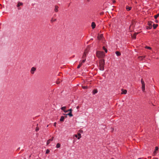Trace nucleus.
Wrapping results in <instances>:
<instances>
[{"label":"nucleus","instance_id":"1","mask_svg":"<svg viewBox=\"0 0 159 159\" xmlns=\"http://www.w3.org/2000/svg\"><path fill=\"white\" fill-rule=\"evenodd\" d=\"M97 57L99 58H103L104 56V53L103 52L98 51L96 52Z\"/></svg>","mask_w":159,"mask_h":159},{"label":"nucleus","instance_id":"2","mask_svg":"<svg viewBox=\"0 0 159 159\" xmlns=\"http://www.w3.org/2000/svg\"><path fill=\"white\" fill-rule=\"evenodd\" d=\"M105 62L104 60H101L100 61L99 69L101 70H104Z\"/></svg>","mask_w":159,"mask_h":159},{"label":"nucleus","instance_id":"3","mask_svg":"<svg viewBox=\"0 0 159 159\" xmlns=\"http://www.w3.org/2000/svg\"><path fill=\"white\" fill-rule=\"evenodd\" d=\"M141 82L142 84V91L144 92L145 90V84L143 79L141 80Z\"/></svg>","mask_w":159,"mask_h":159},{"label":"nucleus","instance_id":"4","mask_svg":"<svg viewBox=\"0 0 159 159\" xmlns=\"http://www.w3.org/2000/svg\"><path fill=\"white\" fill-rule=\"evenodd\" d=\"M36 68L34 67H33L31 68L30 70V72L31 74H33L34 73V71L36 70Z\"/></svg>","mask_w":159,"mask_h":159},{"label":"nucleus","instance_id":"5","mask_svg":"<svg viewBox=\"0 0 159 159\" xmlns=\"http://www.w3.org/2000/svg\"><path fill=\"white\" fill-rule=\"evenodd\" d=\"M87 53H88V51H87V50H85L84 52V54H83V57H82V58H85L86 57Z\"/></svg>","mask_w":159,"mask_h":159},{"label":"nucleus","instance_id":"6","mask_svg":"<svg viewBox=\"0 0 159 159\" xmlns=\"http://www.w3.org/2000/svg\"><path fill=\"white\" fill-rule=\"evenodd\" d=\"M158 148L157 147H155V151L153 152V156H155L157 154V151L158 150Z\"/></svg>","mask_w":159,"mask_h":159},{"label":"nucleus","instance_id":"7","mask_svg":"<svg viewBox=\"0 0 159 159\" xmlns=\"http://www.w3.org/2000/svg\"><path fill=\"white\" fill-rule=\"evenodd\" d=\"M122 92L121 93L122 94H126L127 93V91L126 90H124L122 89L121 90Z\"/></svg>","mask_w":159,"mask_h":159},{"label":"nucleus","instance_id":"8","mask_svg":"<svg viewBox=\"0 0 159 159\" xmlns=\"http://www.w3.org/2000/svg\"><path fill=\"white\" fill-rule=\"evenodd\" d=\"M54 137H52V138L51 139H49L47 141V145H48L50 143V142L51 141H52Z\"/></svg>","mask_w":159,"mask_h":159},{"label":"nucleus","instance_id":"9","mask_svg":"<svg viewBox=\"0 0 159 159\" xmlns=\"http://www.w3.org/2000/svg\"><path fill=\"white\" fill-rule=\"evenodd\" d=\"M96 26V25L94 22H92L91 24V26L93 29H94Z\"/></svg>","mask_w":159,"mask_h":159},{"label":"nucleus","instance_id":"10","mask_svg":"<svg viewBox=\"0 0 159 159\" xmlns=\"http://www.w3.org/2000/svg\"><path fill=\"white\" fill-rule=\"evenodd\" d=\"M58 7L57 6H55V9L54 11L56 12H57L58 11Z\"/></svg>","mask_w":159,"mask_h":159},{"label":"nucleus","instance_id":"11","mask_svg":"<svg viewBox=\"0 0 159 159\" xmlns=\"http://www.w3.org/2000/svg\"><path fill=\"white\" fill-rule=\"evenodd\" d=\"M126 10H127V11H130L131 9V7H129L128 6H126Z\"/></svg>","mask_w":159,"mask_h":159},{"label":"nucleus","instance_id":"12","mask_svg":"<svg viewBox=\"0 0 159 159\" xmlns=\"http://www.w3.org/2000/svg\"><path fill=\"white\" fill-rule=\"evenodd\" d=\"M102 37H103L102 34H101L100 35H99L98 37V39L99 40H100Z\"/></svg>","mask_w":159,"mask_h":159},{"label":"nucleus","instance_id":"13","mask_svg":"<svg viewBox=\"0 0 159 159\" xmlns=\"http://www.w3.org/2000/svg\"><path fill=\"white\" fill-rule=\"evenodd\" d=\"M115 53H116V55L118 56H119L121 55V53L119 52L116 51V52Z\"/></svg>","mask_w":159,"mask_h":159},{"label":"nucleus","instance_id":"14","mask_svg":"<svg viewBox=\"0 0 159 159\" xmlns=\"http://www.w3.org/2000/svg\"><path fill=\"white\" fill-rule=\"evenodd\" d=\"M145 57V56H141L139 57V59L140 60H142Z\"/></svg>","mask_w":159,"mask_h":159},{"label":"nucleus","instance_id":"15","mask_svg":"<svg viewBox=\"0 0 159 159\" xmlns=\"http://www.w3.org/2000/svg\"><path fill=\"white\" fill-rule=\"evenodd\" d=\"M23 4L22 2H19L17 5V7H19L20 6L22 5Z\"/></svg>","mask_w":159,"mask_h":159},{"label":"nucleus","instance_id":"16","mask_svg":"<svg viewBox=\"0 0 159 159\" xmlns=\"http://www.w3.org/2000/svg\"><path fill=\"white\" fill-rule=\"evenodd\" d=\"M153 23V22L151 21H149L148 22V25L149 26H152V24Z\"/></svg>","mask_w":159,"mask_h":159},{"label":"nucleus","instance_id":"17","mask_svg":"<svg viewBox=\"0 0 159 159\" xmlns=\"http://www.w3.org/2000/svg\"><path fill=\"white\" fill-rule=\"evenodd\" d=\"M64 117L63 116H61V118L60 119V121H63L64 120Z\"/></svg>","mask_w":159,"mask_h":159},{"label":"nucleus","instance_id":"18","mask_svg":"<svg viewBox=\"0 0 159 159\" xmlns=\"http://www.w3.org/2000/svg\"><path fill=\"white\" fill-rule=\"evenodd\" d=\"M157 24H153V27L154 29H155L157 27Z\"/></svg>","mask_w":159,"mask_h":159},{"label":"nucleus","instance_id":"19","mask_svg":"<svg viewBox=\"0 0 159 159\" xmlns=\"http://www.w3.org/2000/svg\"><path fill=\"white\" fill-rule=\"evenodd\" d=\"M72 110L71 109H70L68 110H67V111H64V112L65 113H66V112H67L69 111H70V112H72Z\"/></svg>","mask_w":159,"mask_h":159},{"label":"nucleus","instance_id":"20","mask_svg":"<svg viewBox=\"0 0 159 159\" xmlns=\"http://www.w3.org/2000/svg\"><path fill=\"white\" fill-rule=\"evenodd\" d=\"M57 20V19H53V18H52L51 20V22H52V23L53 22H54V21H56Z\"/></svg>","mask_w":159,"mask_h":159},{"label":"nucleus","instance_id":"21","mask_svg":"<svg viewBox=\"0 0 159 159\" xmlns=\"http://www.w3.org/2000/svg\"><path fill=\"white\" fill-rule=\"evenodd\" d=\"M67 115H69L70 117H72L73 116V115L72 114V112H70L68 114H67Z\"/></svg>","mask_w":159,"mask_h":159},{"label":"nucleus","instance_id":"22","mask_svg":"<svg viewBox=\"0 0 159 159\" xmlns=\"http://www.w3.org/2000/svg\"><path fill=\"white\" fill-rule=\"evenodd\" d=\"M137 34V33H135V34H134L132 36V37L134 39H135L136 38V34Z\"/></svg>","mask_w":159,"mask_h":159},{"label":"nucleus","instance_id":"23","mask_svg":"<svg viewBox=\"0 0 159 159\" xmlns=\"http://www.w3.org/2000/svg\"><path fill=\"white\" fill-rule=\"evenodd\" d=\"M86 60V59L85 58L84 59L82 60V61H80V63L82 64Z\"/></svg>","mask_w":159,"mask_h":159},{"label":"nucleus","instance_id":"24","mask_svg":"<svg viewBox=\"0 0 159 159\" xmlns=\"http://www.w3.org/2000/svg\"><path fill=\"white\" fill-rule=\"evenodd\" d=\"M78 135L79 136L78 137V139H80L81 137V134L80 133H78Z\"/></svg>","mask_w":159,"mask_h":159},{"label":"nucleus","instance_id":"25","mask_svg":"<svg viewBox=\"0 0 159 159\" xmlns=\"http://www.w3.org/2000/svg\"><path fill=\"white\" fill-rule=\"evenodd\" d=\"M60 144H59V143H57V145H56V147L57 148H60Z\"/></svg>","mask_w":159,"mask_h":159},{"label":"nucleus","instance_id":"26","mask_svg":"<svg viewBox=\"0 0 159 159\" xmlns=\"http://www.w3.org/2000/svg\"><path fill=\"white\" fill-rule=\"evenodd\" d=\"M103 49L105 51V52L107 53V49L105 48V47H103Z\"/></svg>","mask_w":159,"mask_h":159},{"label":"nucleus","instance_id":"27","mask_svg":"<svg viewBox=\"0 0 159 159\" xmlns=\"http://www.w3.org/2000/svg\"><path fill=\"white\" fill-rule=\"evenodd\" d=\"M159 16V14H158L157 15H155L154 17L155 19H156L157 17Z\"/></svg>","mask_w":159,"mask_h":159},{"label":"nucleus","instance_id":"28","mask_svg":"<svg viewBox=\"0 0 159 159\" xmlns=\"http://www.w3.org/2000/svg\"><path fill=\"white\" fill-rule=\"evenodd\" d=\"M66 107H61V109L64 111H65V109H66Z\"/></svg>","mask_w":159,"mask_h":159},{"label":"nucleus","instance_id":"29","mask_svg":"<svg viewBox=\"0 0 159 159\" xmlns=\"http://www.w3.org/2000/svg\"><path fill=\"white\" fill-rule=\"evenodd\" d=\"M82 64L81 63H80V64L78 66H77V68L79 69V68L80 66H82Z\"/></svg>","mask_w":159,"mask_h":159},{"label":"nucleus","instance_id":"30","mask_svg":"<svg viewBox=\"0 0 159 159\" xmlns=\"http://www.w3.org/2000/svg\"><path fill=\"white\" fill-rule=\"evenodd\" d=\"M146 48H147V49H152V48H151L150 47H148L147 46H146V47H145Z\"/></svg>","mask_w":159,"mask_h":159},{"label":"nucleus","instance_id":"31","mask_svg":"<svg viewBox=\"0 0 159 159\" xmlns=\"http://www.w3.org/2000/svg\"><path fill=\"white\" fill-rule=\"evenodd\" d=\"M152 28V26H147V29H151Z\"/></svg>","mask_w":159,"mask_h":159},{"label":"nucleus","instance_id":"32","mask_svg":"<svg viewBox=\"0 0 159 159\" xmlns=\"http://www.w3.org/2000/svg\"><path fill=\"white\" fill-rule=\"evenodd\" d=\"M98 92V91L96 90H94L93 91V94H95L97 93Z\"/></svg>","mask_w":159,"mask_h":159},{"label":"nucleus","instance_id":"33","mask_svg":"<svg viewBox=\"0 0 159 159\" xmlns=\"http://www.w3.org/2000/svg\"><path fill=\"white\" fill-rule=\"evenodd\" d=\"M49 152H50L49 150L48 149H47L46 151V153L48 154L49 153Z\"/></svg>","mask_w":159,"mask_h":159},{"label":"nucleus","instance_id":"34","mask_svg":"<svg viewBox=\"0 0 159 159\" xmlns=\"http://www.w3.org/2000/svg\"><path fill=\"white\" fill-rule=\"evenodd\" d=\"M39 130V128L38 127H36L35 131H38Z\"/></svg>","mask_w":159,"mask_h":159},{"label":"nucleus","instance_id":"35","mask_svg":"<svg viewBox=\"0 0 159 159\" xmlns=\"http://www.w3.org/2000/svg\"><path fill=\"white\" fill-rule=\"evenodd\" d=\"M60 81H57V84H60Z\"/></svg>","mask_w":159,"mask_h":159},{"label":"nucleus","instance_id":"36","mask_svg":"<svg viewBox=\"0 0 159 159\" xmlns=\"http://www.w3.org/2000/svg\"><path fill=\"white\" fill-rule=\"evenodd\" d=\"M82 88L83 89H86L87 88V86H83Z\"/></svg>","mask_w":159,"mask_h":159},{"label":"nucleus","instance_id":"37","mask_svg":"<svg viewBox=\"0 0 159 159\" xmlns=\"http://www.w3.org/2000/svg\"><path fill=\"white\" fill-rule=\"evenodd\" d=\"M56 122H55L54 123V126H56Z\"/></svg>","mask_w":159,"mask_h":159},{"label":"nucleus","instance_id":"38","mask_svg":"<svg viewBox=\"0 0 159 159\" xmlns=\"http://www.w3.org/2000/svg\"><path fill=\"white\" fill-rule=\"evenodd\" d=\"M79 132L80 133H82L83 132V131L82 130H79Z\"/></svg>","mask_w":159,"mask_h":159},{"label":"nucleus","instance_id":"39","mask_svg":"<svg viewBox=\"0 0 159 159\" xmlns=\"http://www.w3.org/2000/svg\"><path fill=\"white\" fill-rule=\"evenodd\" d=\"M76 108L77 109H78L79 108V106H77V107H76Z\"/></svg>","mask_w":159,"mask_h":159},{"label":"nucleus","instance_id":"40","mask_svg":"<svg viewBox=\"0 0 159 159\" xmlns=\"http://www.w3.org/2000/svg\"><path fill=\"white\" fill-rule=\"evenodd\" d=\"M75 137H76V138H77L78 136L77 135L75 134Z\"/></svg>","mask_w":159,"mask_h":159},{"label":"nucleus","instance_id":"41","mask_svg":"<svg viewBox=\"0 0 159 159\" xmlns=\"http://www.w3.org/2000/svg\"><path fill=\"white\" fill-rule=\"evenodd\" d=\"M155 22H156V23H158V21L157 20H155Z\"/></svg>","mask_w":159,"mask_h":159},{"label":"nucleus","instance_id":"42","mask_svg":"<svg viewBox=\"0 0 159 159\" xmlns=\"http://www.w3.org/2000/svg\"><path fill=\"white\" fill-rule=\"evenodd\" d=\"M115 2V1H113V2H114H114Z\"/></svg>","mask_w":159,"mask_h":159},{"label":"nucleus","instance_id":"43","mask_svg":"<svg viewBox=\"0 0 159 159\" xmlns=\"http://www.w3.org/2000/svg\"><path fill=\"white\" fill-rule=\"evenodd\" d=\"M88 1H89L90 0H87Z\"/></svg>","mask_w":159,"mask_h":159},{"label":"nucleus","instance_id":"44","mask_svg":"<svg viewBox=\"0 0 159 159\" xmlns=\"http://www.w3.org/2000/svg\"><path fill=\"white\" fill-rule=\"evenodd\" d=\"M48 125L47 126V127H48Z\"/></svg>","mask_w":159,"mask_h":159},{"label":"nucleus","instance_id":"45","mask_svg":"<svg viewBox=\"0 0 159 159\" xmlns=\"http://www.w3.org/2000/svg\"><path fill=\"white\" fill-rule=\"evenodd\" d=\"M113 159L112 158V159Z\"/></svg>","mask_w":159,"mask_h":159}]
</instances>
